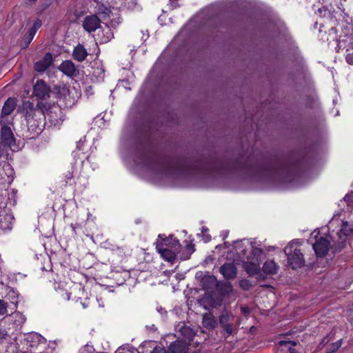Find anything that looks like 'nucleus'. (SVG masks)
Returning <instances> with one entry per match:
<instances>
[{
    "label": "nucleus",
    "instance_id": "2f4dec72",
    "mask_svg": "<svg viewBox=\"0 0 353 353\" xmlns=\"http://www.w3.org/2000/svg\"><path fill=\"white\" fill-rule=\"evenodd\" d=\"M8 336V333L6 331V328L4 327H0V340L6 339L7 336Z\"/></svg>",
    "mask_w": 353,
    "mask_h": 353
},
{
    "label": "nucleus",
    "instance_id": "72a5a7b5",
    "mask_svg": "<svg viewBox=\"0 0 353 353\" xmlns=\"http://www.w3.org/2000/svg\"><path fill=\"white\" fill-rule=\"evenodd\" d=\"M129 85V82H128V80L127 79H123V80H121L119 82L117 86L118 87H124L125 88H126V87Z\"/></svg>",
    "mask_w": 353,
    "mask_h": 353
},
{
    "label": "nucleus",
    "instance_id": "9b49d317",
    "mask_svg": "<svg viewBox=\"0 0 353 353\" xmlns=\"http://www.w3.org/2000/svg\"><path fill=\"white\" fill-rule=\"evenodd\" d=\"M219 271L226 279H234L237 274L236 267L231 263H226L221 265Z\"/></svg>",
    "mask_w": 353,
    "mask_h": 353
},
{
    "label": "nucleus",
    "instance_id": "473e14b6",
    "mask_svg": "<svg viewBox=\"0 0 353 353\" xmlns=\"http://www.w3.org/2000/svg\"><path fill=\"white\" fill-rule=\"evenodd\" d=\"M33 88H46L44 81L42 80H38Z\"/></svg>",
    "mask_w": 353,
    "mask_h": 353
},
{
    "label": "nucleus",
    "instance_id": "f03ea898",
    "mask_svg": "<svg viewBox=\"0 0 353 353\" xmlns=\"http://www.w3.org/2000/svg\"><path fill=\"white\" fill-rule=\"evenodd\" d=\"M236 254L239 256H245L246 252L250 250V255L247 256L243 262V268L249 276L257 275L260 273V264L263 256V250L258 248H254L247 240L235 242Z\"/></svg>",
    "mask_w": 353,
    "mask_h": 353
},
{
    "label": "nucleus",
    "instance_id": "dca6fc26",
    "mask_svg": "<svg viewBox=\"0 0 353 353\" xmlns=\"http://www.w3.org/2000/svg\"><path fill=\"white\" fill-rule=\"evenodd\" d=\"M279 268L274 260H268L264 263L262 270L265 274H274L277 273Z\"/></svg>",
    "mask_w": 353,
    "mask_h": 353
},
{
    "label": "nucleus",
    "instance_id": "1a4fd4ad",
    "mask_svg": "<svg viewBox=\"0 0 353 353\" xmlns=\"http://www.w3.org/2000/svg\"><path fill=\"white\" fill-rule=\"evenodd\" d=\"M101 20L97 15H89L83 21L84 30L88 32H94L100 27Z\"/></svg>",
    "mask_w": 353,
    "mask_h": 353
},
{
    "label": "nucleus",
    "instance_id": "7c9ffc66",
    "mask_svg": "<svg viewBox=\"0 0 353 353\" xmlns=\"http://www.w3.org/2000/svg\"><path fill=\"white\" fill-rule=\"evenodd\" d=\"M7 312V304L4 301L0 299V315H3Z\"/></svg>",
    "mask_w": 353,
    "mask_h": 353
},
{
    "label": "nucleus",
    "instance_id": "4be33fe9",
    "mask_svg": "<svg viewBox=\"0 0 353 353\" xmlns=\"http://www.w3.org/2000/svg\"><path fill=\"white\" fill-rule=\"evenodd\" d=\"M97 10L99 14H103L104 17H109L111 14L110 8L103 4L98 5Z\"/></svg>",
    "mask_w": 353,
    "mask_h": 353
},
{
    "label": "nucleus",
    "instance_id": "4c0bfd02",
    "mask_svg": "<svg viewBox=\"0 0 353 353\" xmlns=\"http://www.w3.org/2000/svg\"><path fill=\"white\" fill-rule=\"evenodd\" d=\"M33 92H32V94H35V95H39L40 94H43L44 92L46 91H51V90H39V89H37V90H33Z\"/></svg>",
    "mask_w": 353,
    "mask_h": 353
},
{
    "label": "nucleus",
    "instance_id": "f8f14e48",
    "mask_svg": "<svg viewBox=\"0 0 353 353\" xmlns=\"http://www.w3.org/2000/svg\"><path fill=\"white\" fill-rule=\"evenodd\" d=\"M59 69L69 77L75 76L78 73L74 64L70 60L63 61L59 65Z\"/></svg>",
    "mask_w": 353,
    "mask_h": 353
},
{
    "label": "nucleus",
    "instance_id": "9d476101",
    "mask_svg": "<svg viewBox=\"0 0 353 353\" xmlns=\"http://www.w3.org/2000/svg\"><path fill=\"white\" fill-rule=\"evenodd\" d=\"M53 62L52 54L50 52H47L43 58L34 64V69L39 73L44 72Z\"/></svg>",
    "mask_w": 353,
    "mask_h": 353
},
{
    "label": "nucleus",
    "instance_id": "de8ad7c7",
    "mask_svg": "<svg viewBox=\"0 0 353 353\" xmlns=\"http://www.w3.org/2000/svg\"><path fill=\"white\" fill-rule=\"evenodd\" d=\"M82 305L84 308L86 307L84 303H82Z\"/></svg>",
    "mask_w": 353,
    "mask_h": 353
},
{
    "label": "nucleus",
    "instance_id": "f3484780",
    "mask_svg": "<svg viewBox=\"0 0 353 353\" xmlns=\"http://www.w3.org/2000/svg\"><path fill=\"white\" fill-rule=\"evenodd\" d=\"M73 58L78 61H83L88 56V52L83 45L79 44L74 48L72 53Z\"/></svg>",
    "mask_w": 353,
    "mask_h": 353
},
{
    "label": "nucleus",
    "instance_id": "c85d7f7f",
    "mask_svg": "<svg viewBox=\"0 0 353 353\" xmlns=\"http://www.w3.org/2000/svg\"><path fill=\"white\" fill-rule=\"evenodd\" d=\"M223 292L224 294H230L233 292V288L230 283H225L223 286Z\"/></svg>",
    "mask_w": 353,
    "mask_h": 353
},
{
    "label": "nucleus",
    "instance_id": "c756f323",
    "mask_svg": "<svg viewBox=\"0 0 353 353\" xmlns=\"http://www.w3.org/2000/svg\"><path fill=\"white\" fill-rule=\"evenodd\" d=\"M341 344H342V341L339 340L338 341H336V343H334L332 345V348L330 349V350L329 352H327L326 353L334 352L341 346Z\"/></svg>",
    "mask_w": 353,
    "mask_h": 353
},
{
    "label": "nucleus",
    "instance_id": "ddd939ff",
    "mask_svg": "<svg viewBox=\"0 0 353 353\" xmlns=\"http://www.w3.org/2000/svg\"><path fill=\"white\" fill-rule=\"evenodd\" d=\"M81 141H80L77 144V150L74 152L73 155L75 160V163L83 165L86 162L89 161L90 157L85 154L84 152H81Z\"/></svg>",
    "mask_w": 353,
    "mask_h": 353
},
{
    "label": "nucleus",
    "instance_id": "2eb2a0df",
    "mask_svg": "<svg viewBox=\"0 0 353 353\" xmlns=\"http://www.w3.org/2000/svg\"><path fill=\"white\" fill-rule=\"evenodd\" d=\"M14 217L10 213L0 214V228L3 230L12 229Z\"/></svg>",
    "mask_w": 353,
    "mask_h": 353
},
{
    "label": "nucleus",
    "instance_id": "412c9836",
    "mask_svg": "<svg viewBox=\"0 0 353 353\" xmlns=\"http://www.w3.org/2000/svg\"><path fill=\"white\" fill-rule=\"evenodd\" d=\"M11 318L14 319L17 327L21 326L26 321L25 316L19 312L14 313Z\"/></svg>",
    "mask_w": 353,
    "mask_h": 353
},
{
    "label": "nucleus",
    "instance_id": "20e7f679",
    "mask_svg": "<svg viewBox=\"0 0 353 353\" xmlns=\"http://www.w3.org/2000/svg\"><path fill=\"white\" fill-rule=\"evenodd\" d=\"M46 347V340L37 332L24 334L19 345V352L33 353L40 351Z\"/></svg>",
    "mask_w": 353,
    "mask_h": 353
},
{
    "label": "nucleus",
    "instance_id": "ea45409f",
    "mask_svg": "<svg viewBox=\"0 0 353 353\" xmlns=\"http://www.w3.org/2000/svg\"><path fill=\"white\" fill-rule=\"evenodd\" d=\"M143 163L147 166V168L149 169V170H152V168L150 167V165H149V161L148 159H144V162Z\"/></svg>",
    "mask_w": 353,
    "mask_h": 353
},
{
    "label": "nucleus",
    "instance_id": "a878e982",
    "mask_svg": "<svg viewBox=\"0 0 353 353\" xmlns=\"http://www.w3.org/2000/svg\"><path fill=\"white\" fill-rule=\"evenodd\" d=\"M55 288L58 291V292L60 293L61 296L63 297V299L69 300L70 299V292H68L63 290L59 286Z\"/></svg>",
    "mask_w": 353,
    "mask_h": 353
},
{
    "label": "nucleus",
    "instance_id": "bb28decb",
    "mask_svg": "<svg viewBox=\"0 0 353 353\" xmlns=\"http://www.w3.org/2000/svg\"><path fill=\"white\" fill-rule=\"evenodd\" d=\"M229 321V315L228 313H223L219 317V323L223 327L228 324V322Z\"/></svg>",
    "mask_w": 353,
    "mask_h": 353
},
{
    "label": "nucleus",
    "instance_id": "f257e3e1",
    "mask_svg": "<svg viewBox=\"0 0 353 353\" xmlns=\"http://www.w3.org/2000/svg\"><path fill=\"white\" fill-rule=\"evenodd\" d=\"M156 248L161 256L170 262H172L176 255H179L181 259L186 260L194 252L193 245L191 244L187 245L185 248L181 249L179 241L173 238L172 236L163 239H159Z\"/></svg>",
    "mask_w": 353,
    "mask_h": 353
},
{
    "label": "nucleus",
    "instance_id": "7ed1b4c3",
    "mask_svg": "<svg viewBox=\"0 0 353 353\" xmlns=\"http://www.w3.org/2000/svg\"><path fill=\"white\" fill-rule=\"evenodd\" d=\"M323 230H325L323 233H320L317 230L313 231L310 239L317 256H325L327 253L330 246V239L334 241V237L333 236L334 230L330 232V234L327 236L326 235V232H328V228H323Z\"/></svg>",
    "mask_w": 353,
    "mask_h": 353
},
{
    "label": "nucleus",
    "instance_id": "aec40b11",
    "mask_svg": "<svg viewBox=\"0 0 353 353\" xmlns=\"http://www.w3.org/2000/svg\"><path fill=\"white\" fill-rule=\"evenodd\" d=\"M216 325V319L212 314H205L203 317V325L207 329H213Z\"/></svg>",
    "mask_w": 353,
    "mask_h": 353
},
{
    "label": "nucleus",
    "instance_id": "39448f33",
    "mask_svg": "<svg viewBox=\"0 0 353 353\" xmlns=\"http://www.w3.org/2000/svg\"><path fill=\"white\" fill-rule=\"evenodd\" d=\"M284 251L288 258V263L292 269L299 268L304 265L305 259L299 240L292 241Z\"/></svg>",
    "mask_w": 353,
    "mask_h": 353
},
{
    "label": "nucleus",
    "instance_id": "a211bd4d",
    "mask_svg": "<svg viewBox=\"0 0 353 353\" xmlns=\"http://www.w3.org/2000/svg\"><path fill=\"white\" fill-rule=\"evenodd\" d=\"M61 113L60 109L54 107L47 112L45 116L48 118L51 123L56 125L59 122V120H61Z\"/></svg>",
    "mask_w": 353,
    "mask_h": 353
},
{
    "label": "nucleus",
    "instance_id": "6e6552de",
    "mask_svg": "<svg viewBox=\"0 0 353 353\" xmlns=\"http://www.w3.org/2000/svg\"><path fill=\"white\" fill-rule=\"evenodd\" d=\"M41 21L39 19H37L32 27H31L28 30L26 35L23 36L22 41L21 42V46L22 48H26L29 46V44L32 41L37 31L41 26Z\"/></svg>",
    "mask_w": 353,
    "mask_h": 353
},
{
    "label": "nucleus",
    "instance_id": "4468645a",
    "mask_svg": "<svg viewBox=\"0 0 353 353\" xmlns=\"http://www.w3.org/2000/svg\"><path fill=\"white\" fill-rule=\"evenodd\" d=\"M188 344L185 341H177L169 346L170 353H188Z\"/></svg>",
    "mask_w": 353,
    "mask_h": 353
},
{
    "label": "nucleus",
    "instance_id": "e433bc0d",
    "mask_svg": "<svg viewBox=\"0 0 353 353\" xmlns=\"http://www.w3.org/2000/svg\"><path fill=\"white\" fill-rule=\"evenodd\" d=\"M151 353H167L164 348L156 347L153 350Z\"/></svg>",
    "mask_w": 353,
    "mask_h": 353
},
{
    "label": "nucleus",
    "instance_id": "79ce46f5",
    "mask_svg": "<svg viewBox=\"0 0 353 353\" xmlns=\"http://www.w3.org/2000/svg\"><path fill=\"white\" fill-rule=\"evenodd\" d=\"M86 95L89 97L90 95L92 94V90H86L85 91Z\"/></svg>",
    "mask_w": 353,
    "mask_h": 353
},
{
    "label": "nucleus",
    "instance_id": "c9c22d12",
    "mask_svg": "<svg viewBox=\"0 0 353 353\" xmlns=\"http://www.w3.org/2000/svg\"><path fill=\"white\" fill-rule=\"evenodd\" d=\"M223 327H225V330L228 334L230 335L232 333L233 329L231 325L228 324Z\"/></svg>",
    "mask_w": 353,
    "mask_h": 353
},
{
    "label": "nucleus",
    "instance_id": "6ab92c4d",
    "mask_svg": "<svg viewBox=\"0 0 353 353\" xmlns=\"http://www.w3.org/2000/svg\"><path fill=\"white\" fill-rule=\"evenodd\" d=\"M16 107V99L9 98L4 103L2 108V115L6 116L10 114Z\"/></svg>",
    "mask_w": 353,
    "mask_h": 353
},
{
    "label": "nucleus",
    "instance_id": "5701e85b",
    "mask_svg": "<svg viewBox=\"0 0 353 353\" xmlns=\"http://www.w3.org/2000/svg\"><path fill=\"white\" fill-rule=\"evenodd\" d=\"M279 344L281 346H285V347H288L290 350V353H296L295 350L292 348V347L295 346L296 345V343L295 341H281Z\"/></svg>",
    "mask_w": 353,
    "mask_h": 353
},
{
    "label": "nucleus",
    "instance_id": "a18cd8bd",
    "mask_svg": "<svg viewBox=\"0 0 353 353\" xmlns=\"http://www.w3.org/2000/svg\"><path fill=\"white\" fill-rule=\"evenodd\" d=\"M204 230H205V231H206V230H208V229H205V228H203V232Z\"/></svg>",
    "mask_w": 353,
    "mask_h": 353
},
{
    "label": "nucleus",
    "instance_id": "a19ab883",
    "mask_svg": "<svg viewBox=\"0 0 353 353\" xmlns=\"http://www.w3.org/2000/svg\"><path fill=\"white\" fill-rule=\"evenodd\" d=\"M203 240L205 243H207V242L210 241V236L209 235H205L203 237Z\"/></svg>",
    "mask_w": 353,
    "mask_h": 353
},
{
    "label": "nucleus",
    "instance_id": "c03bdc74",
    "mask_svg": "<svg viewBox=\"0 0 353 353\" xmlns=\"http://www.w3.org/2000/svg\"><path fill=\"white\" fill-rule=\"evenodd\" d=\"M241 310L243 313H248L249 312L248 308L246 307H241Z\"/></svg>",
    "mask_w": 353,
    "mask_h": 353
},
{
    "label": "nucleus",
    "instance_id": "b1692460",
    "mask_svg": "<svg viewBox=\"0 0 353 353\" xmlns=\"http://www.w3.org/2000/svg\"><path fill=\"white\" fill-rule=\"evenodd\" d=\"M239 285L240 287L245 290H248L252 288V284L250 281L248 279H242L239 281Z\"/></svg>",
    "mask_w": 353,
    "mask_h": 353
},
{
    "label": "nucleus",
    "instance_id": "58836bf2",
    "mask_svg": "<svg viewBox=\"0 0 353 353\" xmlns=\"http://www.w3.org/2000/svg\"><path fill=\"white\" fill-rule=\"evenodd\" d=\"M1 130H2L3 134H8L9 135L11 134V131L9 128L3 127Z\"/></svg>",
    "mask_w": 353,
    "mask_h": 353
},
{
    "label": "nucleus",
    "instance_id": "0eeeda50",
    "mask_svg": "<svg viewBox=\"0 0 353 353\" xmlns=\"http://www.w3.org/2000/svg\"><path fill=\"white\" fill-rule=\"evenodd\" d=\"M57 97L63 101L65 107H72L80 98L81 90H58Z\"/></svg>",
    "mask_w": 353,
    "mask_h": 353
},
{
    "label": "nucleus",
    "instance_id": "37998d69",
    "mask_svg": "<svg viewBox=\"0 0 353 353\" xmlns=\"http://www.w3.org/2000/svg\"><path fill=\"white\" fill-rule=\"evenodd\" d=\"M171 4L173 6V7L176 8L177 6L175 4L176 2L178 1V0H170Z\"/></svg>",
    "mask_w": 353,
    "mask_h": 353
},
{
    "label": "nucleus",
    "instance_id": "423d86ee",
    "mask_svg": "<svg viewBox=\"0 0 353 353\" xmlns=\"http://www.w3.org/2000/svg\"><path fill=\"white\" fill-rule=\"evenodd\" d=\"M335 225H341L339 230L336 232L338 239L336 241L338 244L342 243L345 241L346 236L350 235L353 232V228L347 221L341 222L339 219H332L328 225V230H334Z\"/></svg>",
    "mask_w": 353,
    "mask_h": 353
},
{
    "label": "nucleus",
    "instance_id": "49530a36",
    "mask_svg": "<svg viewBox=\"0 0 353 353\" xmlns=\"http://www.w3.org/2000/svg\"><path fill=\"white\" fill-rule=\"evenodd\" d=\"M29 1H32V2H34L36 1V0H28Z\"/></svg>",
    "mask_w": 353,
    "mask_h": 353
},
{
    "label": "nucleus",
    "instance_id": "f704fd0d",
    "mask_svg": "<svg viewBox=\"0 0 353 353\" xmlns=\"http://www.w3.org/2000/svg\"><path fill=\"white\" fill-rule=\"evenodd\" d=\"M346 61L350 65H353V52L352 53H348L346 56Z\"/></svg>",
    "mask_w": 353,
    "mask_h": 353
},
{
    "label": "nucleus",
    "instance_id": "393cba45",
    "mask_svg": "<svg viewBox=\"0 0 353 353\" xmlns=\"http://www.w3.org/2000/svg\"><path fill=\"white\" fill-rule=\"evenodd\" d=\"M8 296L12 297L11 303L14 305V307H16L18 303V296L17 292L11 289L9 290Z\"/></svg>",
    "mask_w": 353,
    "mask_h": 353
},
{
    "label": "nucleus",
    "instance_id": "cd10ccee",
    "mask_svg": "<svg viewBox=\"0 0 353 353\" xmlns=\"http://www.w3.org/2000/svg\"><path fill=\"white\" fill-rule=\"evenodd\" d=\"M3 169L8 174V177L10 178L11 180H12L14 171L13 169L11 168L10 165L8 163L4 165Z\"/></svg>",
    "mask_w": 353,
    "mask_h": 353
}]
</instances>
